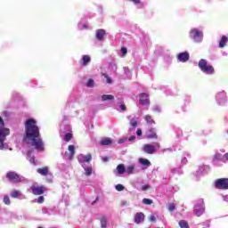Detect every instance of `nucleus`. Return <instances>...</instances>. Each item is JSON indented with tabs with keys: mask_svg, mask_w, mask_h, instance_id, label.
<instances>
[{
	"mask_svg": "<svg viewBox=\"0 0 228 228\" xmlns=\"http://www.w3.org/2000/svg\"><path fill=\"white\" fill-rule=\"evenodd\" d=\"M44 200H45L44 196H39V197L37 198V203H38V204H44Z\"/></svg>",
	"mask_w": 228,
	"mask_h": 228,
	"instance_id": "nucleus-38",
	"label": "nucleus"
},
{
	"mask_svg": "<svg viewBox=\"0 0 228 228\" xmlns=\"http://www.w3.org/2000/svg\"><path fill=\"white\" fill-rule=\"evenodd\" d=\"M134 4H140V0H131Z\"/></svg>",
	"mask_w": 228,
	"mask_h": 228,
	"instance_id": "nucleus-50",
	"label": "nucleus"
},
{
	"mask_svg": "<svg viewBox=\"0 0 228 228\" xmlns=\"http://www.w3.org/2000/svg\"><path fill=\"white\" fill-rule=\"evenodd\" d=\"M181 162H182L183 165H186V163H188V159H186V157H183V158L181 159Z\"/></svg>",
	"mask_w": 228,
	"mask_h": 228,
	"instance_id": "nucleus-44",
	"label": "nucleus"
},
{
	"mask_svg": "<svg viewBox=\"0 0 228 228\" xmlns=\"http://www.w3.org/2000/svg\"><path fill=\"white\" fill-rule=\"evenodd\" d=\"M4 203L6 206H10V204H12V201L10 200V197L9 196H4Z\"/></svg>",
	"mask_w": 228,
	"mask_h": 228,
	"instance_id": "nucleus-32",
	"label": "nucleus"
},
{
	"mask_svg": "<svg viewBox=\"0 0 228 228\" xmlns=\"http://www.w3.org/2000/svg\"><path fill=\"white\" fill-rule=\"evenodd\" d=\"M82 159L80 160V163H90L92 161V155L87 154L86 156H81Z\"/></svg>",
	"mask_w": 228,
	"mask_h": 228,
	"instance_id": "nucleus-20",
	"label": "nucleus"
},
{
	"mask_svg": "<svg viewBox=\"0 0 228 228\" xmlns=\"http://www.w3.org/2000/svg\"><path fill=\"white\" fill-rule=\"evenodd\" d=\"M143 151L146 154H154L156 152V146L151 144H144Z\"/></svg>",
	"mask_w": 228,
	"mask_h": 228,
	"instance_id": "nucleus-13",
	"label": "nucleus"
},
{
	"mask_svg": "<svg viewBox=\"0 0 228 228\" xmlns=\"http://www.w3.org/2000/svg\"><path fill=\"white\" fill-rule=\"evenodd\" d=\"M102 161H103V163H108L110 161V158H108V157H102Z\"/></svg>",
	"mask_w": 228,
	"mask_h": 228,
	"instance_id": "nucleus-42",
	"label": "nucleus"
},
{
	"mask_svg": "<svg viewBox=\"0 0 228 228\" xmlns=\"http://www.w3.org/2000/svg\"><path fill=\"white\" fill-rule=\"evenodd\" d=\"M190 37L194 40V42L200 44L204 38V34L202 33V31L197 28H193L190 31Z\"/></svg>",
	"mask_w": 228,
	"mask_h": 228,
	"instance_id": "nucleus-5",
	"label": "nucleus"
},
{
	"mask_svg": "<svg viewBox=\"0 0 228 228\" xmlns=\"http://www.w3.org/2000/svg\"><path fill=\"white\" fill-rule=\"evenodd\" d=\"M94 85H95V82L94 81V79L90 78V79L87 81L86 86H87L89 88H92V86H94Z\"/></svg>",
	"mask_w": 228,
	"mask_h": 228,
	"instance_id": "nucleus-34",
	"label": "nucleus"
},
{
	"mask_svg": "<svg viewBox=\"0 0 228 228\" xmlns=\"http://www.w3.org/2000/svg\"><path fill=\"white\" fill-rule=\"evenodd\" d=\"M224 158H225V159H226V161H228V153L224 154Z\"/></svg>",
	"mask_w": 228,
	"mask_h": 228,
	"instance_id": "nucleus-51",
	"label": "nucleus"
},
{
	"mask_svg": "<svg viewBox=\"0 0 228 228\" xmlns=\"http://www.w3.org/2000/svg\"><path fill=\"white\" fill-rule=\"evenodd\" d=\"M177 58L182 63H186V61L190 60V53L187 52L180 53H178Z\"/></svg>",
	"mask_w": 228,
	"mask_h": 228,
	"instance_id": "nucleus-11",
	"label": "nucleus"
},
{
	"mask_svg": "<svg viewBox=\"0 0 228 228\" xmlns=\"http://www.w3.org/2000/svg\"><path fill=\"white\" fill-rule=\"evenodd\" d=\"M117 170H118V174L122 175L126 172V167L124 166V164H119L117 167Z\"/></svg>",
	"mask_w": 228,
	"mask_h": 228,
	"instance_id": "nucleus-24",
	"label": "nucleus"
},
{
	"mask_svg": "<svg viewBox=\"0 0 228 228\" xmlns=\"http://www.w3.org/2000/svg\"><path fill=\"white\" fill-rule=\"evenodd\" d=\"M92 204H95V201H94Z\"/></svg>",
	"mask_w": 228,
	"mask_h": 228,
	"instance_id": "nucleus-53",
	"label": "nucleus"
},
{
	"mask_svg": "<svg viewBox=\"0 0 228 228\" xmlns=\"http://www.w3.org/2000/svg\"><path fill=\"white\" fill-rule=\"evenodd\" d=\"M199 68L202 72H205V74L215 73V68H213V66H208V61H206L205 59L200 60Z\"/></svg>",
	"mask_w": 228,
	"mask_h": 228,
	"instance_id": "nucleus-3",
	"label": "nucleus"
},
{
	"mask_svg": "<svg viewBox=\"0 0 228 228\" xmlns=\"http://www.w3.org/2000/svg\"><path fill=\"white\" fill-rule=\"evenodd\" d=\"M34 151H35V150L32 149V150H30V151L28 152V158H31V154H33Z\"/></svg>",
	"mask_w": 228,
	"mask_h": 228,
	"instance_id": "nucleus-49",
	"label": "nucleus"
},
{
	"mask_svg": "<svg viewBox=\"0 0 228 228\" xmlns=\"http://www.w3.org/2000/svg\"><path fill=\"white\" fill-rule=\"evenodd\" d=\"M179 227H181V228H190V224H188V222H186L185 220H181L179 222Z\"/></svg>",
	"mask_w": 228,
	"mask_h": 228,
	"instance_id": "nucleus-28",
	"label": "nucleus"
},
{
	"mask_svg": "<svg viewBox=\"0 0 228 228\" xmlns=\"http://www.w3.org/2000/svg\"><path fill=\"white\" fill-rule=\"evenodd\" d=\"M100 222H101V227L102 228H106L107 227L108 220H106L105 217H101Z\"/></svg>",
	"mask_w": 228,
	"mask_h": 228,
	"instance_id": "nucleus-30",
	"label": "nucleus"
},
{
	"mask_svg": "<svg viewBox=\"0 0 228 228\" xmlns=\"http://www.w3.org/2000/svg\"><path fill=\"white\" fill-rule=\"evenodd\" d=\"M156 145H157V147H159V143L157 142Z\"/></svg>",
	"mask_w": 228,
	"mask_h": 228,
	"instance_id": "nucleus-52",
	"label": "nucleus"
},
{
	"mask_svg": "<svg viewBox=\"0 0 228 228\" xmlns=\"http://www.w3.org/2000/svg\"><path fill=\"white\" fill-rule=\"evenodd\" d=\"M101 145H111L112 142L110 138H105L100 142Z\"/></svg>",
	"mask_w": 228,
	"mask_h": 228,
	"instance_id": "nucleus-26",
	"label": "nucleus"
},
{
	"mask_svg": "<svg viewBox=\"0 0 228 228\" xmlns=\"http://www.w3.org/2000/svg\"><path fill=\"white\" fill-rule=\"evenodd\" d=\"M115 99V96L112 94H102V101H113Z\"/></svg>",
	"mask_w": 228,
	"mask_h": 228,
	"instance_id": "nucleus-22",
	"label": "nucleus"
},
{
	"mask_svg": "<svg viewBox=\"0 0 228 228\" xmlns=\"http://www.w3.org/2000/svg\"><path fill=\"white\" fill-rule=\"evenodd\" d=\"M150 222H156V216H150Z\"/></svg>",
	"mask_w": 228,
	"mask_h": 228,
	"instance_id": "nucleus-47",
	"label": "nucleus"
},
{
	"mask_svg": "<svg viewBox=\"0 0 228 228\" xmlns=\"http://www.w3.org/2000/svg\"><path fill=\"white\" fill-rule=\"evenodd\" d=\"M24 142L30 140L31 145L35 147L36 151H44V141L40 138V130L37 126V121L29 118L25 123V135L23 136Z\"/></svg>",
	"mask_w": 228,
	"mask_h": 228,
	"instance_id": "nucleus-1",
	"label": "nucleus"
},
{
	"mask_svg": "<svg viewBox=\"0 0 228 228\" xmlns=\"http://www.w3.org/2000/svg\"><path fill=\"white\" fill-rule=\"evenodd\" d=\"M204 211H206L204 205L194 206V214L196 216H202V215H204Z\"/></svg>",
	"mask_w": 228,
	"mask_h": 228,
	"instance_id": "nucleus-10",
	"label": "nucleus"
},
{
	"mask_svg": "<svg viewBox=\"0 0 228 228\" xmlns=\"http://www.w3.org/2000/svg\"><path fill=\"white\" fill-rule=\"evenodd\" d=\"M90 61H92V58L90 57V55H83L82 56L83 67H86V65H88V63H90Z\"/></svg>",
	"mask_w": 228,
	"mask_h": 228,
	"instance_id": "nucleus-18",
	"label": "nucleus"
},
{
	"mask_svg": "<svg viewBox=\"0 0 228 228\" xmlns=\"http://www.w3.org/2000/svg\"><path fill=\"white\" fill-rule=\"evenodd\" d=\"M30 190L33 195H44L47 189L44 185L37 186V184H33L31 185Z\"/></svg>",
	"mask_w": 228,
	"mask_h": 228,
	"instance_id": "nucleus-7",
	"label": "nucleus"
},
{
	"mask_svg": "<svg viewBox=\"0 0 228 228\" xmlns=\"http://www.w3.org/2000/svg\"><path fill=\"white\" fill-rule=\"evenodd\" d=\"M144 120L149 124L150 126H152L156 124V121H154V118H152V116L151 115H145L144 116Z\"/></svg>",
	"mask_w": 228,
	"mask_h": 228,
	"instance_id": "nucleus-19",
	"label": "nucleus"
},
{
	"mask_svg": "<svg viewBox=\"0 0 228 228\" xmlns=\"http://www.w3.org/2000/svg\"><path fill=\"white\" fill-rule=\"evenodd\" d=\"M9 134L10 129L4 127V121L3 120V118L0 117V151L8 148V144L4 142H6V136H9Z\"/></svg>",
	"mask_w": 228,
	"mask_h": 228,
	"instance_id": "nucleus-2",
	"label": "nucleus"
},
{
	"mask_svg": "<svg viewBox=\"0 0 228 228\" xmlns=\"http://www.w3.org/2000/svg\"><path fill=\"white\" fill-rule=\"evenodd\" d=\"M215 188L217 190H228V178H219L216 180Z\"/></svg>",
	"mask_w": 228,
	"mask_h": 228,
	"instance_id": "nucleus-6",
	"label": "nucleus"
},
{
	"mask_svg": "<svg viewBox=\"0 0 228 228\" xmlns=\"http://www.w3.org/2000/svg\"><path fill=\"white\" fill-rule=\"evenodd\" d=\"M11 197L12 199H19V198L22 197V192H20V191L13 190L11 192Z\"/></svg>",
	"mask_w": 228,
	"mask_h": 228,
	"instance_id": "nucleus-21",
	"label": "nucleus"
},
{
	"mask_svg": "<svg viewBox=\"0 0 228 228\" xmlns=\"http://www.w3.org/2000/svg\"><path fill=\"white\" fill-rule=\"evenodd\" d=\"M6 179L11 183H19L24 181V177L13 171H10L6 174Z\"/></svg>",
	"mask_w": 228,
	"mask_h": 228,
	"instance_id": "nucleus-4",
	"label": "nucleus"
},
{
	"mask_svg": "<svg viewBox=\"0 0 228 228\" xmlns=\"http://www.w3.org/2000/svg\"><path fill=\"white\" fill-rule=\"evenodd\" d=\"M146 138H148V140H158V134H156V130H154V128L149 129L146 134Z\"/></svg>",
	"mask_w": 228,
	"mask_h": 228,
	"instance_id": "nucleus-12",
	"label": "nucleus"
},
{
	"mask_svg": "<svg viewBox=\"0 0 228 228\" xmlns=\"http://www.w3.org/2000/svg\"><path fill=\"white\" fill-rule=\"evenodd\" d=\"M145 215L142 212L136 213L134 216L135 224H142Z\"/></svg>",
	"mask_w": 228,
	"mask_h": 228,
	"instance_id": "nucleus-14",
	"label": "nucleus"
},
{
	"mask_svg": "<svg viewBox=\"0 0 228 228\" xmlns=\"http://www.w3.org/2000/svg\"><path fill=\"white\" fill-rule=\"evenodd\" d=\"M86 171V175H92V167H87L85 169Z\"/></svg>",
	"mask_w": 228,
	"mask_h": 228,
	"instance_id": "nucleus-37",
	"label": "nucleus"
},
{
	"mask_svg": "<svg viewBox=\"0 0 228 228\" xmlns=\"http://www.w3.org/2000/svg\"><path fill=\"white\" fill-rule=\"evenodd\" d=\"M168 211H175V204L170 203L168 205Z\"/></svg>",
	"mask_w": 228,
	"mask_h": 228,
	"instance_id": "nucleus-36",
	"label": "nucleus"
},
{
	"mask_svg": "<svg viewBox=\"0 0 228 228\" xmlns=\"http://www.w3.org/2000/svg\"><path fill=\"white\" fill-rule=\"evenodd\" d=\"M139 103L141 106H149L151 104V100L149 99V94L142 93L139 94Z\"/></svg>",
	"mask_w": 228,
	"mask_h": 228,
	"instance_id": "nucleus-8",
	"label": "nucleus"
},
{
	"mask_svg": "<svg viewBox=\"0 0 228 228\" xmlns=\"http://www.w3.org/2000/svg\"><path fill=\"white\" fill-rule=\"evenodd\" d=\"M227 42H228L227 36H222L221 39L219 41V47H220V49H224V47H225Z\"/></svg>",
	"mask_w": 228,
	"mask_h": 228,
	"instance_id": "nucleus-17",
	"label": "nucleus"
},
{
	"mask_svg": "<svg viewBox=\"0 0 228 228\" xmlns=\"http://www.w3.org/2000/svg\"><path fill=\"white\" fill-rule=\"evenodd\" d=\"M131 126H132L133 129H134V127H136V126H138V121L137 120L132 121Z\"/></svg>",
	"mask_w": 228,
	"mask_h": 228,
	"instance_id": "nucleus-41",
	"label": "nucleus"
},
{
	"mask_svg": "<svg viewBox=\"0 0 228 228\" xmlns=\"http://www.w3.org/2000/svg\"><path fill=\"white\" fill-rule=\"evenodd\" d=\"M139 163L143 167H151V161L147 159H139Z\"/></svg>",
	"mask_w": 228,
	"mask_h": 228,
	"instance_id": "nucleus-23",
	"label": "nucleus"
},
{
	"mask_svg": "<svg viewBox=\"0 0 228 228\" xmlns=\"http://www.w3.org/2000/svg\"><path fill=\"white\" fill-rule=\"evenodd\" d=\"M121 53H122V56H126V54H127V48L126 47H122L121 48Z\"/></svg>",
	"mask_w": 228,
	"mask_h": 228,
	"instance_id": "nucleus-39",
	"label": "nucleus"
},
{
	"mask_svg": "<svg viewBox=\"0 0 228 228\" xmlns=\"http://www.w3.org/2000/svg\"><path fill=\"white\" fill-rule=\"evenodd\" d=\"M74 138V135L70 133H67L64 135V142H70Z\"/></svg>",
	"mask_w": 228,
	"mask_h": 228,
	"instance_id": "nucleus-29",
	"label": "nucleus"
},
{
	"mask_svg": "<svg viewBox=\"0 0 228 228\" xmlns=\"http://www.w3.org/2000/svg\"><path fill=\"white\" fill-rule=\"evenodd\" d=\"M136 134L137 136H142V130L140 128L137 129Z\"/></svg>",
	"mask_w": 228,
	"mask_h": 228,
	"instance_id": "nucleus-48",
	"label": "nucleus"
},
{
	"mask_svg": "<svg viewBox=\"0 0 228 228\" xmlns=\"http://www.w3.org/2000/svg\"><path fill=\"white\" fill-rule=\"evenodd\" d=\"M154 201H152V200L151 199H147L144 198L142 199V204H144L145 206H151V204H153Z\"/></svg>",
	"mask_w": 228,
	"mask_h": 228,
	"instance_id": "nucleus-31",
	"label": "nucleus"
},
{
	"mask_svg": "<svg viewBox=\"0 0 228 228\" xmlns=\"http://www.w3.org/2000/svg\"><path fill=\"white\" fill-rule=\"evenodd\" d=\"M120 206H129V203L127 201H126V200H122L120 202Z\"/></svg>",
	"mask_w": 228,
	"mask_h": 228,
	"instance_id": "nucleus-46",
	"label": "nucleus"
},
{
	"mask_svg": "<svg viewBox=\"0 0 228 228\" xmlns=\"http://www.w3.org/2000/svg\"><path fill=\"white\" fill-rule=\"evenodd\" d=\"M102 76H103V77L107 78V83L109 85H111V83H113V80L111 79V77H110V76H108V74L103 73Z\"/></svg>",
	"mask_w": 228,
	"mask_h": 228,
	"instance_id": "nucleus-33",
	"label": "nucleus"
},
{
	"mask_svg": "<svg viewBox=\"0 0 228 228\" xmlns=\"http://www.w3.org/2000/svg\"><path fill=\"white\" fill-rule=\"evenodd\" d=\"M134 140H136V136L135 135H131L128 139V142H134Z\"/></svg>",
	"mask_w": 228,
	"mask_h": 228,
	"instance_id": "nucleus-45",
	"label": "nucleus"
},
{
	"mask_svg": "<svg viewBox=\"0 0 228 228\" xmlns=\"http://www.w3.org/2000/svg\"><path fill=\"white\" fill-rule=\"evenodd\" d=\"M116 190H117V191H124V185H122V184H117L116 185Z\"/></svg>",
	"mask_w": 228,
	"mask_h": 228,
	"instance_id": "nucleus-35",
	"label": "nucleus"
},
{
	"mask_svg": "<svg viewBox=\"0 0 228 228\" xmlns=\"http://www.w3.org/2000/svg\"><path fill=\"white\" fill-rule=\"evenodd\" d=\"M106 35V30L101 28L96 30V38L97 40H102L104 38V36Z\"/></svg>",
	"mask_w": 228,
	"mask_h": 228,
	"instance_id": "nucleus-16",
	"label": "nucleus"
},
{
	"mask_svg": "<svg viewBox=\"0 0 228 228\" xmlns=\"http://www.w3.org/2000/svg\"><path fill=\"white\" fill-rule=\"evenodd\" d=\"M69 152H65L64 156H66L67 159H74V156L76 155V147L74 145H69L68 147Z\"/></svg>",
	"mask_w": 228,
	"mask_h": 228,
	"instance_id": "nucleus-9",
	"label": "nucleus"
},
{
	"mask_svg": "<svg viewBox=\"0 0 228 228\" xmlns=\"http://www.w3.org/2000/svg\"><path fill=\"white\" fill-rule=\"evenodd\" d=\"M142 191H147V190H151V185H143L142 187Z\"/></svg>",
	"mask_w": 228,
	"mask_h": 228,
	"instance_id": "nucleus-40",
	"label": "nucleus"
},
{
	"mask_svg": "<svg viewBox=\"0 0 228 228\" xmlns=\"http://www.w3.org/2000/svg\"><path fill=\"white\" fill-rule=\"evenodd\" d=\"M213 163L216 161H222V154L221 153H216L212 159Z\"/></svg>",
	"mask_w": 228,
	"mask_h": 228,
	"instance_id": "nucleus-25",
	"label": "nucleus"
},
{
	"mask_svg": "<svg viewBox=\"0 0 228 228\" xmlns=\"http://www.w3.org/2000/svg\"><path fill=\"white\" fill-rule=\"evenodd\" d=\"M37 174H40V175H49V167H44L37 169Z\"/></svg>",
	"mask_w": 228,
	"mask_h": 228,
	"instance_id": "nucleus-15",
	"label": "nucleus"
},
{
	"mask_svg": "<svg viewBox=\"0 0 228 228\" xmlns=\"http://www.w3.org/2000/svg\"><path fill=\"white\" fill-rule=\"evenodd\" d=\"M120 110H122V111H126V110H127V108L126 107V104L122 103L120 106H119Z\"/></svg>",
	"mask_w": 228,
	"mask_h": 228,
	"instance_id": "nucleus-43",
	"label": "nucleus"
},
{
	"mask_svg": "<svg viewBox=\"0 0 228 228\" xmlns=\"http://www.w3.org/2000/svg\"><path fill=\"white\" fill-rule=\"evenodd\" d=\"M126 172L128 174V175H131V174L134 172V165L128 166L126 169Z\"/></svg>",
	"mask_w": 228,
	"mask_h": 228,
	"instance_id": "nucleus-27",
	"label": "nucleus"
}]
</instances>
